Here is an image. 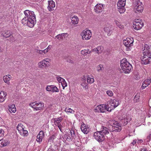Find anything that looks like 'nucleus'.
<instances>
[{"label": "nucleus", "mask_w": 151, "mask_h": 151, "mask_svg": "<svg viewBox=\"0 0 151 151\" xmlns=\"http://www.w3.org/2000/svg\"><path fill=\"white\" fill-rule=\"evenodd\" d=\"M151 79L149 78V79H146L143 82L142 85V89H144L145 87L147 86L151 83Z\"/></svg>", "instance_id": "obj_23"}, {"label": "nucleus", "mask_w": 151, "mask_h": 151, "mask_svg": "<svg viewBox=\"0 0 151 151\" xmlns=\"http://www.w3.org/2000/svg\"><path fill=\"white\" fill-rule=\"evenodd\" d=\"M134 42L133 39L132 37L127 38L123 41V44L126 47V50L127 51L131 50V47L133 46Z\"/></svg>", "instance_id": "obj_6"}, {"label": "nucleus", "mask_w": 151, "mask_h": 151, "mask_svg": "<svg viewBox=\"0 0 151 151\" xmlns=\"http://www.w3.org/2000/svg\"><path fill=\"white\" fill-rule=\"evenodd\" d=\"M68 62L71 63H74V61L72 58H70L68 60Z\"/></svg>", "instance_id": "obj_51"}, {"label": "nucleus", "mask_w": 151, "mask_h": 151, "mask_svg": "<svg viewBox=\"0 0 151 151\" xmlns=\"http://www.w3.org/2000/svg\"><path fill=\"white\" fill-rule=\"evenodd\" d=\"M65 111L66 112H70L71 113L74 114V111L70 108H66L65 110Z\"/></svg>", "instance_id": "obj_42"}, {"label": "nucleus", "mask_w": 151, "mask_h": 151, "mask_svg": "<svg viewBox=\"0 0 151 151\" xmlns=\"http://www.w3.org/2000/svg\"><path fill=\"white\" fill-rule=\"evenodd\" d=\"M137 142V141L135 140H134L133 141V142H132V144L133 145H134L135 144H136V142Z\"/></svg>", "instance_id": "obj_56"}, {"label": "nucleus", "mask_w": 151, "mask_h": 151, "mask_svg": "<svg viewBox=\"0 0 151 151\" xmlns=\"http://www.w3.org/2000/svg\"><path fill=\"white\" fill-rule=\"evenodd\" d=\"M131 120L130 116L129 115L124 116V118L122 120V122L124 126L126 125L127 124L128 122Z\"/></svg>", "instance_id": "obj_18"}, {"label": "nucleus", "mask_w": 151, "mask_h": 151, "mask_svg": "<svg viewBox=\"0 0 151 151\" xmlns=\"http://www.w3.org/2000/svg\"><path fill=\"white\" fill-rule=\"evenodd\" d=\"M111 110V109H109V106L106 104H102L98 105L97 106L95 109V112L101 113H104L106 110L110 111Z\"/></svg>", "instance_id": "obj_8"}, {"label": "nucleus", "mask_w": 151, "mask_h": 151, "mask_svg": "<svg viewBox=\"0 0 151 151\" xmlns=\"http://www.w3.org/2000/svg\"><path fill=\"white\" fill-rule=\"evenodd\" d=\"M55 37L58 39L59 40H63L62 36L61 35V34L57 35L55 36Z\"/></svg>", "instance_id": "obj_47"}, {"label": "nucleus", "mask_w": 151, "mask_h": 151, "mask_svg": "<svg viewBox=\"0 0 151 151\" xmlns=\"http://www.w3.org/2000/svg\"><path fill=\"white\" fill-rule=\"evenodd\" d=\"M81 53L82 55L85 56L87 54H90L91 53V51L89 50L88 49L87 50H84L81 51Z\"/></svg>", "instance_id": "obj_35"}, {"label": "nucleus", "mask_w": 151, "mask_h": 151, "mask_svg": "<svg viewBox=\"0 0 151 151\" xmlns=\"http://www.w3.org/2000/svg\"><path fill=\"white\" fill-rule=\"evenodd\" d=\"M126 0H119L117 3L118 10L120 14L123 13L125 12V6L126 4Z\"/></svg>", "instance_id": "obj_7"}, {"label": "nucleus", "mask_w": 151, "mask_h": 151, "mask_svg": "<svg viewBox=\"0 0 151 151\" xmlns=\"http://www.w3.org/2000/svg\"><path fill=\"white\" fill-rule=\"evenodd\" d=\"M133 3H135V11L137 13L142 12L144 9V5L140 0H133Z\"/></svg>", "instance_id": "obj_5"}, {"label": "nucleus", "mask_w": 151, "mask_h": 151, "mask_svg": "<svg viewBox=\"0 0 151 151\" xmlns=\"http://www.w3.org/2000/svg\"><path fill=\"white\" fill-rule=\"evenodd\" d=\"M11 76L9 74L4 76L3 77V80L4 82L9 85L10 84V81L11 80Z\"/></svg>", "instance_id": "obj_25"}, {"label": "nucleus", "mask_w": 151, "mask_h": 151, "mask_svg": "<svg viewBox=\"0 0 151 151\" xmlns=\"http://www.w3.org/2000/svg\"><path fill=\"white\" fill-rule=\"evenodd\" d=\"M51 47V45H49L47 47V48L48 50L49 51V50H50Z\"/></svg>", "instance_id": "obj_57"}, {"label": "nucleus", "mask_w": 151, "mask_h": 151, "mask_svg": "<svg viewBox=\"0 0 151 151\" xmlns=\"http://www.w3.org/2000/svg\"><path fill=\"white\" fill-rule=\"evenodd\" d=\"M150 115H149V117H150Z\"/></svg>", "instance_id": "obj_63"}, {"label": "nucleus", "mask_w": 151, "mask_h": 151, "mask_svg": "<svg viewBox=\"0 0 151 151\" xmlns=\"http://www.w3.org/2000/svg\"><path fill=\"white\" fill-rule=\"evenodd\" d=\"M120 66L122 70L125 73H129L132 69V65L127 61L126 58L121 61Z\"/></svg>", "instance_id": "obj_3"}, {"label": "nucleus", "mask_w": 151, "mask_h": 151, "mask_svg": "<svg viewBox=\"0 0 151 151\" xmlns=\"http://www.w3.org/2000/svg\"><path fill=\"white\" fill-rule=\"evenodd\" d=\"M9 110L11 112L15 113L16 111V109L14 104L10 105L9 106Z\"/></svg>", "instance_id": "obj_32"}, {"label": "nucleus", "mask_w": 151, "mask_h": 151, "mask_svg": "<svg viewBox=\"0 0 151 151\" xmlns=\"http://www.w3.org/2000/svg\"><path fill=\"white\" fill-rule=\"evenodd\" d=\"M45 50H46V52H48L49 51L47 49V48H46V49H45Z\"/></svg>", "instance_id": "obj_61"}, {"label": "nucleus", "mask_w": 151, "mask_h": 151, "mask_svg": "<svg viewBox=\"0 0 151 151\" xmlns=\"http://www.w3.org/2000/svg\"><path fill=\"white\" fill-rule=\"evenodd\" d=\"M24 126L23 125L20 123L19 124L17 127V129L19 131V133L22 131V130L24 129Z\"/></svg>", "instance_id": "obj_36"}, {"label": "nucleus", "mask_w": 151, "mask_h": 151, "mask_svg": "<svg viewBox=\"0 0 151 151\" xmlns=\"http://www.w3.org/2000/svg\"><path fill=\"white\" fill-rule=\"evenodd\" d=\"M25 16L22 19L21 23L24 25L32 28L36 23L35 15L33 12L26 10L24 12Z\"/></svg>", "instance_id": "obj_1"}, {"label": "nucleus", "mask_w": 151, "mask_h": 151, "mask_svg": "<svg viewBox=\"0 0 151 151\" xmlns=\"http://www.w3.org/2000/svg\"><path fill=\"white\" fill-rule=\"evenodd\" d=\"M44 136L45 134L43 131H40L37 136V138L36 140L37 142L40 143L42 142V139L44 138Z\"/></svg>", "instance_id": "obj_17"}, {"label": "nucleus", "mask_w": 151, "mask_h": 151, "mask_svg": "<svg viewBox=\"0 0 151 151\" xmlns=\"http://www.w3.org/2000/svg\"><path fill=\"white\" fill-rule=\"evenodd\" d=\"M56 79L57 81L59 83H61L64 80V79L61 77L58 76L56 77Z\"/></svg>", "instance_id": "obj_41"}, {"label": "nucleus", "mask_w": 151, "mask_h": 151, "mask_svg": "<svg viewBox=\"0 0 151 151\" xmlns=\"http://www.w3.org/2000/svg\"><path fill=\"white\" fill-rule=\"evenodd\" d=\"M69 133L70 134V136L72 137V139L76 140L78 138V137L77 133H76L74 130L71 129L69 130Z\"/></svg>", "instance_id": "obj_20"}, {"label": "nucleus", "mask_w": 151, "mask_h": 151, "mask_svg": "<svg viewBox=\"0 0 151 151\" xmlns=\"http://www.w3.org/2000/svg\"><path fill=\"white\" fill-rule=\"evenodd\" d=\"M104 31L107 33V35L108 36H110L112 32L113 28H112V26L108 24L106 25L104 28Z\"/></svg>", "instance_id": "obj_15"}, {"label": "nucleus", "mask_w": 151, "mask_h": 151, "mask_svg": "<svg viewBox=\"0 0 151 151\" xmlns=\"http://www.w3.org/2000/svg\"><path fill=\"white\" fill-rule=\"evenodd\" d=\"M87 83H92L94 81V79L93 76H90L89 75L86 76Z\"/></svg>", "instance_id": "obj_33"}, {"label": "nucleus", "mask_w": 151, "mask_h": 151, "mask_svg": "<svg viewBox=\"0 0 151 151\" xmlns=\"http://www.w3.org/2000/svg\"><path fill=\"white\" fill-rule=\"evenodd\" d=\"M53 87V85L47 86L46 87V90L47 91L52 92Z\"/></svg>", "instance_id": "obj_39"}, {"label": "nucleus", "mask_w": 151, "mask_h": 151, "mask_svg": "<svg viewBox=\"0 0 151 151\" xmlns=\"http://www.w3.org/2000/svg\"><path fill=\"white\" fill-rule=\"evenodd\" d=\"M71 20L72 23L74 25L78 24L79 21L78 17L75 16L71 18Z\"/></svg>", "instance_id": "obj_31"}, {"label": "nucleus", "mask_w": 151, "mask_h": 151, "mask_svg": "<svg viewBox=\"0 0 151 151\" xmlns=\"http://www.w3.org/2000/svg\"><path fill=\"white\" fill-rule=\"evenodd\" d=\"M29 105L34 109V111H37L42 110L44 108V104L42 102L35 101L30 103Z\"/></svg>", "instance_id": "obj_4"}, {"label": "nucleus", "mask_w": 151, "mask_h": 151, "mask_svg": "<svg viewBox=\"0 0 151 151\" xmlns=\"http://www.w3.org/2000/svg\"><path fill=\"white\" fill-rule=\"evenodd\" d=\"M91 32L89 30H84L81 33L82 38L83 40H89L91 37Z\"/></svg>", "instance_id": "obj_10"}, {"label": "nucleus", "mask_w": 151, "mask_h": 151, "mask_svg": "<svg viewBox=\"0 0 151 151\" xmlns=\"http://www.w3.org/2000/svg\"><path fill=\"white\" fill-rule=\"evenodd\" d=\"M87 85V83L86 81V78L85 77H83L81 80V85L84 88L87 89L88 88Z\"/></svg>", "instance_id": "obj_24"}, {"label": "nucleus", "mask_w": 151, "mask_h": 151, "mask_svg": "<svg viewBox=\"0 0 151 151\" xmlns=\"http://www.w3.org/2000/svg\"><path fill=\"white\" fill-rule=\"evenodd\" d=\"M147 44H145L142 48L143 56L141 58V63L143 64H147L151 63V50Z\"/></svg>", "instance_id": "obj_2"}, {"label": "nucleus", "mask_w": 151, "mask_h": 151, "mask_svg": "<svg viewBox=\"0 0 151 151\" xmlns=\"http://www.w3.org/2000/svg\"><path fill=\"white\" fill-rule=\"evenodd\" d=\"M104 50L103 47L102 46H99L95 48L92 50V52H96V53L101 54Z\"/></svg>", "instance_id": "obj_21"}, {"label": "nucleus", "mask_w": 151, "mask_h": 151, "mask_svg": "<svg viewBox=\"0 0 151 151\" xmlns=\"http://www.w3.org/2000/svg\"><path fill=\"white\" fill-rule=\"evenodd\" d=\"M58 91L59 90L57 87L56 86L53 85L52 92H58Z\"/></svg>", "instance_id": "obj_45"}, {"label": "nucleus", "mask_w": 151, "mask_h": 151, "mask_svg": "<svg viewBox=\"0 0 151 151\" xmlns=\"http://www.w3.org/2000/svg\"><path fill=\"white\" fill-rule=\"evenodd\" d=\"M151 138V132L150 133L149 135L147 137V139L148 140H150Z\"/></svg>", "instance_id": "obj_52"}, {"label": "nucleus", "mask_w": 151, "mask_h": 151, "mask_svg": "<svg viewBox=\"0 0 151 151\" xmlns=\"http://www.w3.org/2000/svg\"><path fill=\"white\" fill-rule=\"evenodd\" d=\"M106 93L107 95L111 97L113 95V93L111 91H106Z\"/></svg>", "instance_id": "obj_44"}, {"label": "nucleus", "mask_w": 151, "mask_h": 151, "mask_svg": "<svg viewBox=\"0 0 151 151\" xmlns=\"http://www.w3.org/2000/svg\"><path fill=\"white\" fill-rule=\"evenodd\" d=\"M4 131L3 129L0 128V137H2L4 136Z\"/></svg>", "instance_id": "obj_46"}, {"label": "nucleus", "mask_w": 151, "mask_h": 151, "mask_svg": "<svg viewBox=\"0 0 151 151\" xmlns=\"http://www.w3.org/2000/svg\"><path fill=\"white\" fill-rule=\"evenodd\" d=\"M42 51H43V52L45 54V53H46L47 52H46V51L45 49L44 50H42Z\"/></svg>", "instance_id": "obj_59"}, {"label": "nucleus", "mask_w": 151, "mask_h": 151, "mask_svg": "<svg viewBox=\"0 0 151 151\" xmlns=\"http://www.w3.org/2000/svg\"><path fill=\"white\" fill-rule=\"evenodd\" d=\"M6 95V93L4 91H0V102H2L4 101Z\"/></svg>", "instance_id": "obj_26"}, {"label": "nucleus", "mask_w": 151, "mask_h": 151, "mask_svg": "<svg viewBox=\"0 0 151 151\" xmlns=\"http://www.w3.org/2000/svg\"><path fill=\"white\" fill-rule=\"evenodd\" d=\"M50 60L48 59H45L43 60L38 63L39 68H43L49 65Z\"/></svg>", "instance_id": "obj_13"}, {"label": "nucleus", "mask_w": 151, "mask_h": 151, "mask_svg": "<svg viewBox=\"0 0 151 151\" xmlns=\"http://www.w3.org/2000/svg\"><path fill=\"white\" fill-rule=\"evenodd\" d=\"M81 129L82 131L85 134H87L90 130L89 127L87 126H86L83 123L82 124Z\"/></svg>", "instance_id": "obj_19"}, {"label": "nucleus", "mask_w": 151, "mask_h": 151, "mask_svg": "<svg viewBox=\"0 0 151 151\" xmlns=\"http://www.w3.org/2000/svg\"><path fill=\"white\" fill-rule=\"evenodd\" d=\"M1 51H2V50H1V47H0V52H1Z\"/></svg>", "instance_id": "obj_62"}, {"label": "nucleus", "mask_w": 151, "mask_h": 151, "mask_svg": "<svg viewBox=\"0 0 151 151\" xmlns=\"http://www.w3.org/2000/svg\"><path fill=\"white\" fill-rule=\"evenodd\" d=\"M101 134H104V135L108 134L109 133L108 129L106 127L102 126L101 131H99Z\"/></svg>", "instance_id": "obj_29"}, {"label": "nucleus", "mask_w": 151, "mask_h": 151, "mask_svg": "<svg viewBox=\"0 0 151 151\" xmlns=\"http://www.w3.org/2000/svg\"><path fill=\"white\" fill-rule=\"evenodd\" d=\"M143 25V23L140 19L135 20L133 22V27L136 30L140 29Z\"/></svg>", "instance_id": "obj_11"}, {"label": "nucleus", "mask_w": 151, "mask_h": 151, "mask_svg": "<svg viewBox=\"0 0 151 151\" xmlns=\"http://www.w3.org/2000/svg\"><path fill=\"white\" fill-rule=\"evenodd\" d=\"M1 34L2 36L5 37H8L10 36L11 35L10 31L8 30H6L2 31Z\"/></svg>", "instance_id": "obj_27"}, {"label": "nucleus", "mask_w": 151, "mask_h": 151, "mask_svg": "<svg viewBox=\"0 0 151 151\" xmlns=\"http://www.w3.org/2000/svg\"><path fill=\"white\" fill-rule=\"evenodd\" d=\"M104 5L101 4H97L94 7V10L97 14H99L102 12L104 9Z\"/></svg>", "instance_id": "obj_14"}, {"label": "nucleus", "mask_w": 151, "mask_h": 151, "mask_svg": "<svg viewBox=\"0 0 151 151\" xmlns=\"http://www.w3.org/2000/svg\"><path fill=\"white\" fill-rule=\"evenodd\" d=\"M103 67V66L101 65H99L97 67V70L98 71H99L102 70V68Z\"/></svg>", "instance_id": "obj_48"}, {"label": "nucleus", "mask_w": 151, "mask_h": 151, "mask_svg": "<svg viewBox=\"0 0 151 151\" xmlns=\"http://www.w3.org/2000/svg\"><path fill=\"white\" fill-rule=\"evenodd\" d=\"M150 115H149V117H150Z\"/></svg>", "instance_id": "obj_64"}, {"label": "nucleus", "mask_w": 151, "mask_h": 151, "mask_svg": "<svg viewBox=\"0 0 151 151\" xmlns=\"http://www.w3.org/2000/svg\"><path fill=\"white\" fill-rule=\"evenodd\" d=\"M109 123L110 124H111L112 126H113L114 127H119V130L118 131H120L121 129V127L119 126V124L118 123L116 122L115 121L112 120H110L109 121Z\"/></svg>", "instance_id": "obj_22"}, {"label": "nucleus", "mask_w": 151, "mask_h": 151, "mask_svg": "<svg viewBox=\"0 0 151 151\" xmlns=\"http://www.w3.org/2000/svg\"><path fill=\"white\" fill-rule=\"evenodd\" d=\"M94 138L99 142H101L104 139V135L99 131L95 132L93 134Z\"/></svg>", "instance_id": "obj_12"}, {"label": "nucleus", "mask_w": 151, "mask_h": 151, "mask_svg": "<svg viewBox=\"0 0 151 151\" xmlns=\"http://www.w3.org/2000/svg\"><path fill=\"white\" fill-rule=\"evenodd\" d=\"M144 114H145V116L147 115V113L146 111L144 112Z\"/></svg>", "instance_id": "obj_60"}, {"label": "nucleus", "mask_w": 151, "mask_h": 151, "mask_svg": "<svg viewBox=\"0 0 151 151\" xmlns=\"http://www.w3.org/2000/svg\"><path fill=\"white\" fill-rule=\"evenodd\" d=\"M48 2L47 9L50 12L53 11L54 10V8L55 7V2L53 0L48 1Z\"/></svg>", "instance_id": "obj_16"}, {"label": "nucleus", "mask_w": 151, "mask_h": 151, "mask_svg": "<svg viewBox=\"0 0 151 151\" xmlns=\"http://www.w3.org/2000/svg\"><path fill=\"white\" fill-rule=\"evenodd\" d=\"M140 94L139 93H137L134 96V101L135 102H137L139 101L140 99Z\"/></svg>", "instance_id": "obj_37"}, {"label": "nucleus", "mask_w": 151, "mask_h": 151, "mask_svg": "<svg viewBox=\"0 0 151 151\" xmlns=\"http://www.w3.org/2000/svg\"><path fill=\"white\" fill-rule=\"evenodd\" d=\"M20 134L23 136H26L28 134V131L24 129L22 132H20Z\"/></svg>", "instance_id": "obj_38"}, {"label": "nucleus", "mask_w": 151, "mask_h": 151, "mask_svg": "<svg viewBox=\"0 0 151 151\" xmlns=\"http://www.w3.org/2000/svg\"><path fill=\"white\" fill-rule=\"evenodd\" d=\"M143 142V141L142 140H138V141H137V142L138 143H142Z\"/></svg>", "instance_id": "obj_58"}, {"label": "nucleus", "mask_w": 151, "mask_h": 151, "mask_svg": "<svg viewBox=\"0 0 151 151\" xmlns=\"http://www.w3.org/2000/svg\"><path fill=\"white\" fill-rule=\"evenodd\" d=\"M114 22L116 25L119 28L122 29L124 28L123 26L121 24L119 20L117 19H115Z\"/></svg>", "instance_id": "obj_34"}, {"label": "nucleus", "mask_w": 151, "mask_h": 151, "mask_svg": "<svg viewBox=\"0 0 151 151\" xmlns=\"http://www.w3.org/2000/svg\"><path fill=\"white\" fill-rule=\"evenodd\" d=\"M63 118L62 117L52 119V120L54 122L55 124L58 127L60 130L61 132H63V130L62 129L63 127V123L62 122L63 120Z\"/></svg>", "instance_id": "obj_9"}, {"label": "nucleus", "mask_w": 151, "mask_h": 151, "mask_svg": "<svg viewBox=\"0 0 151 151\" xmlns=\"http://www.w3.org/2000/svg\"><path fill=\"white\" fill-rule=\"evenodd\" d=\"M61 35L62 36V38L63 39L65 37H66V36L67 35V33H61Z\"/></svg>", "instance_id": "obj_50"}, {"label": "nucleus", "mask_w": 151, "mask_h": 151, "mask_svg": "<svg viewBox=\"0 0 151 151\" xmlns=\"http://www.w3.org/2000/svg\"><path fill=\"white\" fill-rule=\"evenodd\" d=\"M111 105L113 106L114 108H116L119 105V102L118 101L115 99H113L111 101Z\"/></svg>", "instance_id": "obj_28"}, {"label": "nucleus", "mask_w": 151, "mask_h": 151, "mask_svg": "<svg viewBox=\"0 0 151 151\" xmlns=\"http://www.w3.org/2000/svg\"><path fill=\"white\" fill-rule=\"evenodd\" d=\"M37 53H39L40 54H42L43 51L42 50H37Z\"/></svg>", "instance_id": "obj_53"}, {"label": "nucleus", "mask_w": 151, "mask_h": 151, "mask_svg": "<svg viewBox=\"0 0 151 151\" xmlns=\"http://www.w3.org/2000/svg\"><path fill=\"white\" fill-rule=\"evenodd\" d=\"M76 146H77L78 147H79L81 146V143L78 140L76 143Z\"/></svg>", "instance_id": "obj_49"}, {"label": "nucleus", "mask_w": 151, "mask_h": 151, "mask_svg": "<svg viewBox=\"0 0 151 151\" xmlns=\"http://www.w3.org/2000/svg\"><path fill=\"white\" fill-rule=\"evenodd\" d=\"M9 143L8 141L6 139H1L0 140V147H2L6 146Z\"/></svg>", "instance_id": "obj_30"}, {"label": "nucleus", "mask_w": 151, "mask_h": 151, "mask_svg": "<svg viewBox=\"0 0 151 151\" xmlns=\"http://www.w3.org/2000/svg\"><path fill=\"white\" fill-rule=\"evenodd\" d=\"M141 151H148L145 148H143L141 149Z\"/></svg>", "instance_id": "obj_55"}, {"label": "nucleus", "mask_w": 151, "mask_h": 151, "mask_svg": "<svg viewBox=\"0 0 151 151\" xmlns=\"http://www.w3.org/2000/svg\"><path fill=\"white\" fill-rule=\"evenodd\" d=\"M10 40L11 41L13 42L15 40V39H14V38L12 36H11L10 35Z\"/></svg>", "instance_id": "obj_54"}, {"label": "nucleus", "mask_w": 151, "mask_h": 151, "mask_svg": "<svg viewBox=\"0 0 151 151\" xmlns=\"http://www.w3.org/2000/svg\"><path fill=\"white\" fill-rule=\"evenodd\" d=\"M63 89H64L65 87L67 86V84L65 81V80L61 83Z\"/></svg>", "instance_id": "obj_43"}, {"label": "nucleus", "mask_w": 151, "mask_h": 151, "mask_svg": "<svg viewBox=\"0 0 151 151\" xmlns=\"http://www.w3.org/2000/svg\"><path fill=\"white\" fill-rule=\"evenodd\" d=\"M65 137L67 139H71L72 140V137L70 136V134L69 133V131H68V132H67V133L65 134Z\"/></svg>", "instance_id": "obj_40"}]
</instances>
